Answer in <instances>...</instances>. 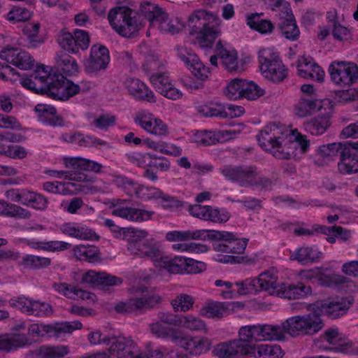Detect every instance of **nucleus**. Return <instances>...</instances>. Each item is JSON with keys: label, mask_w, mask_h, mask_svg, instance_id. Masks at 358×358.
I'll return each instance as SVG.
<instances>
[{"label": "nucleus", "mask_w": 358, "mask_h": 358, "mask_svg": "<svg viewBox=\"0 0 358 358\" xmlns=\"http://www.w3.org/2000/svg\"><path fill=\"white\" fill-rule=\"evenodd\" d=\"M141 15L125 6L111 9L108 20L112 27L121 36L131 37L143 26L141 15L149 22L151 27L162 32L174 34L178 28L174 25L168 13L155 4L149 2L142 3L140 7Z\"/></svg>", "instance_id": "obj_1"}, {"label": "nucleus", "mask_w": 358, "mask_h": 358, "mask_svg": "<svg viewBox=\"0 0 358 358\" xmlns=\"http://www.w3.org/2000/svg\"><path fill=\"white\" fill-rule=\"evenodd\" d=\"M49 66H38L29 78H22V85L37 94L61 101H66L80 92L78 85L62 75L51 74Z\"/></svg>", "instance_id": "obj_2"}, {"label": "nucleus", "mask_w": 358, "mask_h": 358, "mask_svg": "<svg viewBox=\"0 0 358 358\" xmlns=\"http://www.w3.org/2000/svg\"><path fill=\"white\" fill-rule=\"evenodd\" d=\"M216 17L210 12L199 9L188 17L189 34H196V38L201 47H211L220 31L214 24Z\"/></svg>", "instance_id": "obj_3"}, {"label": "nucleus", "mask_w": 358, "mask_h": 358, "mask_svg": "<svg viewBox=\"0 0 358 358\" xmlns=\"http://www.w3.org/2000/svg\"><path fill=\"white\" fill-rule=\"evenodd\" d=\"M278 128L266 126L257 136L259 145L273 157L280 159H288L294 154V143H288V139L278 136Z\"/></svg>", "instance_id": "obj_4"}, {"label": "nucleus", "mask_w": 358, "mask_h": 358, "mask_svg": "<svg viewBox=\"0 0 358 358\" xmlns=\"http://www.w3.org/2000/svg\"><path fill=\"white\" fill-rule=\"evenodd\" d=\"M258 61L261 73L268 80L280 83L288 76V69L274 50L268 48L260 50Z\"/></svg>", "instance_id": "obj_5"}, {"label": "nucleus", "mask_w": 358, "mask_h": 358, "mask_svg": "<svg viewBox=\"0 0 358 358\" xmlns=\"http://www.w3.org/2000/svg\"><path fill=\"white\" fill-rule=\"evenodd\" d=\"M236 339L241 345L248 348L255 346L253 342L261 341H276L282 338V333L278 328L270 324H253L241 327L238 332Z\"/></svg>", "instance_id": "obj_6"}, {"label": "nucleus", "mask_w": 358, "mask_h": 358, "mask_svg": "<svg viewBox=\"0 0 358 358\" xmlns=\"http://www.w3.org/2000/svg\"><path fill=\"white\" fill-rule=\"evenodd\" d=\"M143 295L132 297L125 301H120L115 306V310L121 314L143 313L161 303L162 298L157 294L150 292L148 287L141 288Z\"/></svg>", "instance_id": "obj_7"}, {"label": "nucleus", "mask_w": 358, "mask_h": 358, "mask_svg": "<svg viewBox=\"0 0 358 358\" xmlns=\"http://www.w3.org/2000/svg\"><path fill=\"white\" fill-rule=\"evenodd\" d=\"M169 339L176 345L189 351L192 355H199L206 352L211 346V341L208 338L185 335L178 329H173Z\"/></svg>", "instance_id": "obj_8"}, {"label": "nucleus", "mask_w": 358, "mask_h": 358, "mask_svg": "<svg viewBox=\"0 0 358 358\" xmlns=\"http://www.w3.org/2000/svg\"><path fill=\"white\" fill-rule=\"evenodd\" d=\"M83 324L79 321L56 322L50 324L34 323L28 328V334L34 337H59L64 334H71L74 330L81 329Z\"/></svg>", "instance_id": "obj_9"}, {"label": "nucleus", "mask_w": 358, "mask_h": 358, "mask_svg": "<svg viewBox=\"0 0 358 358\" xmlns=\"http://www.w3.org/2000/svg\"><path fill=\"white\" fill-rule=\"evenodd\" d=\"M329 72L332 82L341 87L350 85L358 79V66L353 62H333Z\"/></svg>", "instance_id": "obj_10"}, {"label": "nucleus", "mask_w": 358, "mask_h": 358, "mask_svg": "<svg viewBox=\"0 0 358 358\" xmlns=\"http://www.w3.org/2000/svg\"><path fill=\"white\" fill-rule=\"evenodd\" d=\"M274 327L278 328L282 334L281 338L276 339L279 341L285 340L286 334L292 337H296L300 334H306L307 331L313 327V313L291 317L283 322L281 326Z\"/></svg>", "instance_id": "obj_11"}, {"label": "nucleus", "mask_w": 358, "mask_h": 358, "mask_svg": "<svg viewBox=\"0 0 358 358\" xmlns=\"http://www.w3.org/2000/svg\"><path fill=\"white\" fill-rule=\"evenodd\" d=\"M220 173L229 180L238 183L242 187H250L257 176L255 166H224Z\"/></svg>", "instance_id": "obj_12"}, {"label": "nucleus", "mask_w": 358, "mask_h": 358, "mask_svg": "<svg viewBox=\"0 0 358 358\" xmlns=\"http://www.w3.org/2000/svg\"><path fill=\"white\" fill-rule=\"evenodd\" d=\"M57 41L63 50L76 54L79 52V49L85 50L88 48L90 39L86 31L76 29L73 34L69 32L62 33L58 36Z\"/></svg>", "instance_id": "obj_13"}, {"label": "nucleus", "mask_w": 358, "mask_h": 358, "mask_svg": "<svg viewBox=\"0 0 358 358\" xmlns=\"http://www.w3.org/2000/svg\"><path fill=\"white\" fill-rule=\"evenodd\" d=\"M110 61L108 49L100 44L93 45L90 55L84 63L85 71L88 73H94L105 71Z\"/></svg>", "instance_id": "obj_14"}, {"label": "nucleus", "mask_w": 358, "mask_h": 358, "mask_svg": "<svg viewBox=\"0 0 358 358\" xmlns=\"http://www.w3.org/2000/svg\"><path fill=\"white\" fill-rule=\"evenodd\" d=\"M351 303L345 299L339 301H317L315 302V315H326L331 320H336L345 315Z\"/></svg>", "instance_id": "obj_15"}, {"label": "nucleus", "mask_w": 358, "mask_h": 358, "mask_svg": "<svg viewBox=\"0 0 358 358\" xmlns=\"http://www.w3.org/2000/svg\"><path fill=\"white\" fill-rule=\"evenodd\" d=\"M278 15V29L281 34L289 41H296L299 37L300 31L289 3L284 4L283 10L279 13Z\"/></svg>", "instance_id": "obj_16"}, {"label": "nucleus", "mask_w": 358, "mask_h": 358, "mask_svg": "<svg viewBox=\"0 0 358 358\" xmlns=\"http://www.w3.org/2000/svg\"><path fill=\"white\" fill-rule=\"evenodd\" d=\"M12 306L27 313L30 315L45 317L50 315L52 313V306L48 303L39 301H32L24 297H18L10 300Z\"/></svg>", "instance_id": "obj_17"}, {"label": "nucleus", "mask_w": 358, "mask_h": 358, "mask_svg": "<svg viewBox=\"0 0 358 358\" xmlns=\"http://www.w3.org/2000/svg\"><path fill=\"white\" fill-rule=\"evenodd\" d=\"M0 57L22 70H28L34 65V59L26 51L17 48H7L0 52Z\"/></svg>", "instance_id": "obj_18"}, {"label": "nucleus", "mask_w": 358, "mask_h": 358, "mask_svg": "<svg viewBox=\"0 0 358 358\" xmlns=\"http://www.w3.org/2000/svg\"><path fill=\"white\" fill-rule=\"evenodd\" d=\"M315 109L320 113L315 120L316 134H322L329 125L330 113L333 109L331 101L329 99H315Z\"/></svg>", "instance_id": "obj_19"}, {"label": "nucleus", "mask_w": 358, "mask_h": 358, "mask_svg": "<svg viewBox=\"0 0 358 358\" xmlns=\"http://www.w3.org/2000/svg\"><path fill=\"white\" fill-rule=\"evenodd\" d=\"M124 85L129 94L136 100L145 101L150 103L156 102L154 93L146 85L138 78H129Z\"/></svg>", "instance_id": "obj_20"}, {"label": "nucleus", "mask_w": 358, "mask_h": 358, "mask_svg": "<svg viewBox=\"0 0 358 358\" xmlns=\"http://www.w3.org/2000/svg\"><path fill=\"white\" fill-rule=\"evenodd\" d=\"M108 351L117 358H136L133 353L134 342L129 338L110 336Z\"/></svg>", "instance_id": "obj_21"}, {"label": "nucleus", "mask_w": 358, "mask_h": 358, "mask_svg": "<svg viewBox=\"0 0 358 358\" xmlns=\"http://www.w3.org/2000/svg\"><path fill=\"white\" fill-rule=\"evenodd\" d=\"M248 348L241 345L234 339L229 343L218 344L215 349L216 355L219 358H241L247 356Z\"/></svg>", "instance_id": "obj_22"}, {"label": "nucleus", "mask_w": 358, "mask_h": 358, "mask_svg": "<svg viewBox=\"0 0 358 358\" xmlns=\"http://www.w3.org/2000/svg\"><path fill=\"white\" fill-rule=\"evenodd\" d=\"M247 356L251 358H282L284 352L278 345L261 344L248 346Z\"/></svg>", "instance_id": "obj_23"}, {"label": "nucleus", "mask_w": 358, "mask_h": 358, "mask_svg": "<svg viewBox=\"0 0 358 358\" xmlns=\"http://www.w3.org/2000/svg\"><path fill=\"white\" fill-rule=\"evenodd\" d=\"M134 120L143 129L152 134L164 136L168 133L167 126L159 119L139 114L135 117Z\"/></svg>", "instance_id": "obj_24"}, {"label": "nucleus", "mask_w": 358, "mask_h": 358, "mask_svg": "<svg viewBox=\"0 0 358 358\" xmlns=\"http://www.w3.org/2000/svg\"><path fill=\"white\" fill-rule=\"evenodd\" d=\"M29 343V337L24 334L11 333L0 335V351L8 352Z\"/></svg>", "instance_id": "obj_25"}, {"label": "nucleus", "mask_w": 358, "mask_h": 358, "mask_svg": "<svg viewBox=\"0 0 358 358\" xmlns=\"http://www.w3.org/2000/svg\"><path fill=\"white\" fill-rule=\"evenodd\" d=\"M35 111L38 115V120L47 124L53 127H62L64 125V120L57 115V110L54 106L46 104H37L35 106Z\"/></svg>", "instance_id": "obj_26"}, {"label": "nucleus", "mask_w": 358, "mask_h": 358, "mask_svg": "<svg viewBox=\"0 0 358 358\" xmlns=\"http://www.w3.org/2000/svg\"><path fill=\"white\" fill-rule=\"evenodd\" d=\"M311 291L310 285L306 286L302 282H298L296 285L282 283L278 288V296L288 299H295L307 296Z\"/></svg>", "instance_id": "obj_27"}, {"label": "nucleus", "mask_w": 358, "mask_h": 358, "mask_svg": "<svg viewBox=\"0 0 358 358\" xmlns=\"http://www.w3.org/2000/svg\"><path fill=\"white\" fill-rule=\"evenodd\" d=\"M248 241V239L246 238H236L235 236L232 234V236L225 238L223 243H215L214 248L217 251L241 255L244 252Z\"/></svg>", "instance_id": "obj_28"}, {"label": "nucleus", "mask_w": 358, "mask_h": 358, "mask_svg": "<svg viewBox=\"0 0 358 358\" xmlns=\"http://www.w3.org/2000/svg\"><path fill=\"white\" fill-rule=\"evenodd\" d=\"M233 309L231 303L212 302L200 310V315L208 318H222L228 315Z\"/></svg>", "instance_id": "obj_29"}, {"label": "nucleus", "mask_w": 358, "mask_h": 358, "mask_svg": "<svg viewBox=\"0 0 358 358\" xmlns=\"http://www.w3.org/2000/svg\"><path fill=\"white\" fill-rule=\"evenodd\" d=\"M129 249L136 250V254L147 257L154 261L162 258L160 250L149 240H137L134 243H129Z\"/></svg>", "instance_id": "obj_30"}, {"label": "nucleus", "mask_w": 358, "mask_h": 358, "mask_svg": "<svg viewBox=\"0 0 358 358\" xmlns=\"http://www.w3.org/2000/svg\"><path fill=\"white\" fill-rule=\"evenodd\" d=\"M112 215L132 221H143L151 218L153 212L134 208L116 207Z\"/></svg>", "instance_id": "obj_31"}, {"label": "nucleus", "mask_w": 358, "mask_h": 358, "mask_svg": "<svg viewBox=\"0 0 358 358\" xmlns=\"http://www.w3.org/2000/svg\"><path fill=\"white\" fill-rule=\"evenodd\" d=\"M216 52L222 60V64L229 72H238L242 70L238 65L236 53L230 52L224 48L220 40L216 43Z\"/></svg>", "instance_id": "obj_32"}, {"label": "nucleus", "mask_w": 358, "mask_h": 358, "mask_svg": "<svg viewBox=\"0 0 358 358\" xmlns=\"http://www.w3.org/2000/svg\"><path fill=\"white\" fill-rule=\"evenodd\" d=\"M338 168L341 173L351 174L358 172V156L354 152L341 150Z\"/></svg>", "instance_id": "obj_33"}, {"label": "nucleus", "mask_w": 358, "mask_h": 358, "mask_svg": "<svg viewBox=\"0 0 358 358\" xmlns=\"http://www.w3.org/2000/svg\"><path fill=\"white\" fill-rule=\"evenodd\" d=\"M66 50L57 53L56 62L61 71L66 76H72L78 72V65L76 60L70 56Z\"/></svg>", "instance_id": "obj_34"}, {"label": "nucleus", "mask_w": 358, "mask_h": 358, "mask_svg": "<svg viewBox=\"0 0 358 358\" xmlns=\"http://www.w3.org/2000/svg\"><path fill=\"white\" fill-rule=\"evenodd\" d=\"M75 256L80 260L90 263L101 262L99 249L94 245H76L73 248Z\"/></svg>", "instance_id": "obj_35"}, {"label": "nucleus", "mask_w": 358, "mask_h": 358, "mask_svg": "<svg viewBox=\"0 0 358 358\" xmlns=\"http://www.w3.org/2000/svg\"><path fill=\"white\" fill-rule=\"evenodd\" d=\"M0 215L19 219H29L31 214L29 210L20 206L1 199Z\"/></svg>", "instance_id": "obj_36"}, {"label": "nucleus", "mask_w": 358, "mask_h": 358, "mask_svg": "<svg viewBox=\"0 0 358 358\" xmlns=\"http://www.w3.org/2000/svg\"><path fill=\"white\" fill-rule=\"evenodd\" d=\"M263 13H253L247 18V24L252 29L260 34H271L274 28V24L268 20L260 18Z\"/></svg>", "instance_id": "obj_37"}, {"label": "nucleus", "mask_w": 358, "mask_h": 358, "mask_svg": "<svg viewBox=\"0 0 358 358\" xmlns=\"http://www.w3.org/2000/svg\"><path fill=\"white\" fill-rule=\"evenodd\" d=\"M39 23H28L27 24L22 31L27 37V46L28 48H36L38 45L43 43V38L38 35L40 29Z\"/></svg>", "instance_id": "obj_38"}, {"label": "nucleus", "mask_w": 358, "mask_h": 358, "mask_svg": "<svg viewBox=\"0 0 358 358\" xmlns=\"http://www.w3.org/2000/svg\"><path fill=\"white\" fill-rule=\"evenodd\" d=\"M180 326L192 331H198L203 334L208 332L206 324L201 319L192 315H181Z\"/></svg>", "instance_id": "obj_39"}, {"label": "nucleus", "mask_w": 358, "mask_h": 358, "mask_svg": "<svg viewBox=\"0 0 358 358\" xmlns=\"http://www.w3.org/2000/svg\"><path fill=\"white\" fill-rule=\"evenodd\" d=\"M113 182L118 187L122 188L128 195H135L138 198V192H140L143 185H141L132 179L128 178L123 176H115Z\"/></svg>", "instance_id": "obj_40"}, {"label": "nucleus", "mask_w": 358, "mask_h": 358, "mask_svg": "<svg viewBox=\"0 0 358 358\" xmlns=\"http://www.w3.org/2000/svg\"><path fill=\"white\" fill-rule=\"evenodd\" d=\"M69 164L73 169L92 171L96 173H101L103 168V166L99 163L81 157L71 158Z\"/></svg>", "instance_id": "obj_41"}, {"label": "nucleus", "mask_w": 358, "mask_h": 358, "mask_svg": "<svg viewBox=\"0 0 358 358\" xmlns=\"http://www.w3.org/2000/svg\"><path fill=\"white\" fill-rule=\"evenodd\" d=\"M69 352L67 346H41L37 350L39 358H62Z\"/></svg>", "instance_id": "obj_42"}, {"label": "nucleus", "mask_w": 358, "mask_h": 358, "mask_svg": "<svg viewBox=\"0 0 358 358\" xmlns=\"http://www.w3.org/2000/svg\"><path fill=\"white\" fill-rule=\"evenodd\" d=\"M295 114L299 117L311 115L313 111V96L302 94L298 102L294 105Z\"/></svg>", "instance_id": "obj_43"}, {"label": "nucleus", "mask_w": 358, "mask_h": 358, "mask_svg": "<svg viewBox=\"0 0 358 358\" xmlns=\"http://www.w3.org/2000/svg\"><path fill=\"white\" fill-rule=\"evenodd\" d=\"M220 136V133L217 131H197L193 136L192 141L199 145L208 146L219 143Z\"/></svg>", "instance_id": "obj_44"}, {"label": "nucleus", "mask_w": 358, "mask_h": 358, "mask_svg": "<svg viewBox=\"0 0 358 358\" xmlns=\"http://www.w3.org/2000/svg\"><path fill=\"white\" fill-rule=\"evenodd\" d=\"M163 267L172 274H185L186 257L177 256L173 259H165L163 262Z\"/></svg>", "instance_id": "obj_45"}, {"label": "nucleus", "mask_w": 358, "mask_h": 358, "mask_svg": "<svg viewBox=\"0 0 358 358\" xmlns=\"http://www.w3.org/2000/svg\"><path fill=\"white\" fill-rule=\"evenodd\" d=\"M340 335L341 334L338 328H329L325 330L324 332L317 340V341H315V343L319 344L320 342L325 341L331 346L327 347L319 345L318 347L323 350H330L329 348L336 345L338 343V340L340 338H347L344 336H340Z\"/></svg>", "instance_id": "obj_46"}, {"label": "nucleus", "mask_w": 358, "mask_h": 358, "mask_svg": "<svg viewBox=\"0 0 358 358\" xmlns=\"http://www.w3.org/2000/svg\"><path fill=\"white\" fill-rule=\"evenodd\" d=\"M51 264V259L48 257H42L32 255H26L22 257L21 264L25 267L33 269H41L48 267Z\"/></svg>", "instance_id": "obj_47"}, {"label": "nucleus", "mask_w": 358, "mask_h": 358, "mask_svg": "<svg viewBox=\"0 0 358 358\" xmlns=\"http://www.w3.org/2000/svg\"><path fill=\"white\" fill-rule=\"evenodd\" d=\"M194 303V298L187 294H180L173 299L171 304L174 311L186 312L190 310Z\"/></svg>", "instance_id": "obj_48"}, {"label": "nucleus", "mask_w": 358, "mask_h": 358, "mask_svg": "<svg viewBox=\"0 0 358 358\" xmlns=\"http://www.w3.org/2000/svg\"><path fill=\"white\" fill-rule=\"evenodd\" d=\"M343 150V143H334L328 145H323L317 150V156L322 159H333L334 157L339 156Z\"/></svg>", "instance_id": "obj_49"}, {"label": "nucleus", "mask_w": 358, "mask_h": 358, "mask_svg": "<svg viewBox=\"0 0 358 358\" xmlns=\"http://www.w3.org/2000/svg\"><path fill=\"white\" fill-rule=\"evenodd\" d=\"M286 138L288 143H294V150L297 146H300L302 152H306L310 146L309 141L307 140L306 136L302 135L296 129H291L286 134Z\"/></svg>", "instance_id": "obj_50"}, {"label": "nucleus", "mask_w": 358, "mask_h": 358, "mask_svg": "<svg viewBox=\"0 0 358 358\" xmlns=\"http://www.w3.org/2000/svg\"><path fill=\"white\" fill-rule=\"evenodd\" d=\"M329 350L335 353L358 356V346H355L352 341L348 338H340L338 343Z\"/></svg>", "instance_id": "obj_51"}, {"label": "nucleus", "mask_w": 358, "mask_h": 358, "mask_svg": "<svg viewBox=\"0 0 358 358\" xmlns=\"http://www.w3.org/2000/svg\"><path fill=\"white\" fill-rule=\"evenodd\" d=\"M145 157H147L145 164L150 168H155L161 171H167L170 169V162L164 157H159L151 153H145Z\"/></svg>", "instance_id": "obj_52"}, {"label": "nucleus", "mask_w": 358, "mask_h": 358, "mask_svg": "<svg viewBox=\"0 0 358 358\" xmlns=\"http://www.w3.org/2000/svg\"><path fill=\"white\" fill-rule=\"evenodd\" d=\"M168 353V350L164 346H155L148 343L145 346L144 352L136 356V358H163Z\"/></svg>", "instance_id": "obj_53"}, {"label": "nucleus", "mask_w": 358, "mask_h": 358, "mask_svg": "<svg viewBox=\"0 0 358 358\" xmlns=\"http://www.w3.org/2000/svg\"><path fill=\"white\" fill-rule=\"evenodd\" d=\"M243 87L242 98L248 100L257 99L264 94V90L252 81L247 82L244 80Z\"/></svg>", "instance_id": "obj_54"}, {"label": "nucleus", "mask_w": 358, "mask_h": 358, "mask_svg": "<svg viewBox=\"0 0 358 358\" xmlns=\"http://www.w3.org/2000/svg\"><path fill=\"white\" fill-rule=\"evenodd\" d=\"M189 66L192 74L201 80H206L210 73L209 68L205 66L197 56L192 57V62Z\"/></svg>", "instance_id": "obj_55"}, {"label": "nucleus", "mask_w": 358, "mask_h": 358, "mask_svg": "<svg viewBox=\"0 0 358 358\" xmlns=\"http://www.w3.org/2000/svg\"><path fill=\"white\" fill-rule=\"evenodd\" d=\"M243 83V79L235 78L232 80L226 87L224 92L226 96L229 99L234 100L242 98Z\"/></svg>", "instance_id": "obj_56"}, {"label": "nucleus", "mask_w": 358, "mask_h": 358, "mask_svg": "<svg viewBox=\"0 0 358 358\" xmlns=\"http://www.w3.org/2000/svg\"><path fill=\"white\" fill-rule=\"evenodd\" d=\"M291 260H296L301 265H307L313 262V250L308 247H301L295 250L290 256Z\"/></svg>", "instance_id": "obj_57"}, {"label": "nucleus", "mask_w": 358, "mask_h": 358, "mask_svg": "<svg viewBox=\"0 0 358 358\" xmlns=\"http://www.w3.org/2000/svg\"><path fill=\"white\" fill-rule=\"evenodd\" d=\"M298 74L303 78H313V62L311 59L301 56L297 61Z\"/></svg>", "instance_id": "obj_58"}, {"label": "nucleus", "mask_w": 358, "mask_h": 358, "mask_svg": "<svg viewBox=\"0 0 358 358\" xmlns=\"http://www.w3.org/2000/svg\"><path fill=\"white\" fill-rule=\"evenodd\" d=\"M315 231L326 235L333 234L336 236H339L344 241H348L350 238V231L345 229L341 226H319L315 229Z\"/></svg>", "instance_id": "obj_59"}, {"label": "nucleus", "mask_w": 358, "mask_h": 358, "mask_svg": "<svg viewBox=\"0 0 358 358\" xmlns=\"http://www.w3.org/2000/svg\"><path fill=\"white\" fill-rule=\"evenodd\" d=\"M31 16V13L28 9L19 6H14L7 14L8 21L15 23L17 22H24Z\"/></svg>", "instance_id": "obj_60"}, {"label": "nucleus", "mask_w": 358, "mask_h": 358, "mask_svg": "<svg viewBox=\"0 0 358 358\" xmlns=\"http://www.w3.org/2000/svg\"><path fill=\"white\" fill-rule=\"evenodd\" d=\"M150 80L154 85L156 91L160 94L163 93L171 85L169 77L164 73H152Z\"/></svg>", "instance_id": "obj_61"}, {"label": "nucleus", "mask_w": 358, "mask_h": 358, "mask_svg": "<svg viewBox=\"0 0 358 358\" xmlns=\"http://www.w3.org/2000/svg\"><path fill=\"white\" fill-rule=\"evenodd\" d=\"M206 117H219L221 118L227 117L226 106L221 104L205 106L199 110Z\"/></svg>", "instance_id": "obj_62"}, {"label": "nucleus", "mask_w": 358, "mask_h": 358, "mask_svg": "<svg viewBox=\"0 0 358 358\" xmlns=\"http://www.w3.org/2000/svg\"><path fill=\"white\" fill-rule=\"evenodd\" d=\"M236 285L238 287L237 292L240 295L259 292V289L257 287L256 278H248L244 281L237 282H236Z\"/></svg>", "instance_id": "obj_63"}, {"label": "nucleus", "mask_w": 358, "mask_h": 358, "mask_svg": "<svg viewBox=\"0 0 358 358\" xmlns=\"http://www.w3.org/2000/svg\"><path fill=\"white\" fill-rule=\"evenodd\" d=\"M208 211L206 212L204 220L223 223L226 222L229 218V215L227 212H221L219 209L213 208L210 206H208Z\"/></svg>", "instance_id": "obj_64"}]
</instances>
